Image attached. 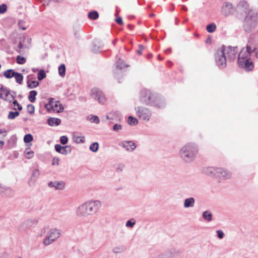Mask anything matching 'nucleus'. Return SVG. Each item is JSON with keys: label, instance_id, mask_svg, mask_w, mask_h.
I'll return each instance as SVG.
<instances>
[{"label": "nucleus", "instance_id": "nucleus-1", "mask_svg": "<svg viewBox=\"0 0 258 258\" xmlns=\"http://www.w3.org/2000/svg\"><path fill=\"white\" fill-rule=\"evenodd\" d=\"M236 11L237 17L242 19L246 15L244 20L243 27L246 31H250L257 24V17L256 13L250 9L248 4L245 1H241L237 5Z\"/></svg>", "mask_w": 258, "mask_h": 258}, {"label": "nucleus", "instance_id": "nucleus-2", "mask_svg": "<svg viewBox=\"0 0 258 258\" xmlns=\"http://www.w3.org/2000/svg\"><path fill=\"white\" fill-rule=\"evenodd\" d=\"M102 207L100 201L91 200L79 205L75 210L76 215L79 218H87L97 214Z\"/></svg>", "mask_w": 258, "mask_h": 258}, {"label": "nucleus", "instance_id": "nucleus-3", "mask_svg": "<svg viewBox=\"0 0 258 258\" xmlns=\"http://www.w3.org/2000/svg\"><path fill=\"white\" fill-rule=\"evenodd\" d=\"M199 152L198 146L191 142L184 144L179 151V156L185 163H189L196 158Z\"/></svg>", "mask_w": 258, "mask_h": 258}, {"label": "nucleus", "instance_id": "nucleus-4", "mask_svg": "<svg viewBox=\"0 0 258 258\" xmlns=\"http://www.w3.org/2000/svg\"><path fill=\"white\" fill-rule=\"evenodd\" d=\"M254 50L249 46L246 48H243L240 51L238 56L237 63L239 67L244 69L246 71H249L253 69V63L250 59V54Z\"/></svg>", "mask_w": 258, "mask_h": 258}, {"label": "nucleus", "instance_id": "nucleus-5", "mask_svg": "<svg viewBox=\"0 0 258 258\" xmlns=\"http://www.w3.org/2000/svg\"><path fill=\"white\" fill-rule=\"evenodd\" d=\"M140 98L142 102L156 107L161 108L165 105L163 99L152 94L149 90L141 91Z\"/></svg>", "mask_w": 258, "mask_h": 258}, {"label": "nucleus", "instance_id": "nucleus-6", "mask_svg": "<svg viewBox=\"0 0 258 258\" xmlns=\"http://www.w3.org/2000/svg\"><path fill=\"white\" fill-rule=\"evenodd\" d=\"M205 172L210 176H215L221 179H229L231 176V173L229 171L220 167H208Z\"/></svg>", "mask_w": 258, "mask_h": 258}, {"label": "nucleus", "instance_id": "nucleus-7", "mask_svg": "<svg viewBox=\"0 0 258 258\" xmlns=\"http://www.w3.org/2000/svg\"><path fill=\"white\" fill-rule=\"evenodd\" d=\"M61 230L57 228H51L46 233L42 241L45 246H47L56 241L61 235Z\"/></svg>", "mask_w": 258, "mask_h": 258}, {"label": "nucleus", "instance_id": "nucleus-8", "mask_svg": "<svg viewBox=\"0 0 258 258\" xmlns=\"http://www.w3.org/2000/svg\"><path fill=\"white\" fill-rule=\"evenodd\" d=\"M45 108L48 112L54 111L56 113L63 112L64 107L59 101L54 100L53 98L49 99V102L45 105Z\"/></svg>", "mask_w": 258, "mask_h": 258}, {"label": "nucleus", "instance_id": "nucleus-9", "mask_svg": "<svg viewBox=\"0 0 258 258\" xmlns=\"http://www.w3.org/2000/svg\"><path fill=\"white\" fill-rule=\"evenodd\" d=\"M137 116L141 119L148 121L152 116L151 111L146 107L138 106L135 108Z\"/></svg>", "mask_w": 258, "mask_h": 258}, {"label": "nucleus", "instance_id": "nucleus-10", "mask_svg": "<svg viewBox=\"0 0 258 258\" xmlns=\"http://www.w3.org/2000/svg\"><path fill=\"white\" fill-rule=\"evenodd\" d=\"M221 48L226 56L227 60L229 61H233L234 60L236 57V55L238 52L237 47L223 46Z\"/></svg>", "mask_w": 258, "mask_h": 258}, {"label": "nucleus", "instance_id": "nucleus-11", "mask_svg": "<svg viewBox=\"0 0 258 258\" xmlns=\"http://www.w3.org/2000/svg\"><path fill=\"white\" fill-rule=\"evenodd\" d=\"M227 59L226 56L221 48L218 49L215 55V60L218 66L221 68H225L227 64Z\"/></svg>", "mask_w": 258, "mask_h": 258}, {"label": "nucleus", "instance_id": "nucleus-12", "mask_svg": "<svg viewBox=\"0 0 258 258\" xmlns=\"http://www.w3.org/2000/svg\"><path fill=\"white\" fill-rule=\"evenodd\" d=\"M91 96L101 104L105 102V98L103 92L98 88H94L91 90Z\"/></svg>", "mask_w": 258, "mask_h": 258}, {"label": "nucleus", "instance_id": "nucleus-13", "mask_svg": "<svg viewBox=\"0 0 258 258\" xmlns=\"http://www.w3.org/2000/svg\"><path fill=\"white\" fill-rule=\"evenodd\" d=\"M15 97L11 94L10 91L6 88L2 87L0 88V99L8 102H11L14 99Z\"/></svg>", "mask_w": 258, "mask_h": 258}, {"label": "nucleus", "instance_id": "nucleus-14", "mask_svg": "<svg viewBox=\"0 0 258 258\" xmlns=\"http://www.w3.org/2000/svg\"><path fill=\"white\" fill-rule=\"evenodd\" d=\"M119 145L126 151L131 152L136 148V145L132 141H123L119 143Z\"/></svg>", "mask_w": 258, "mask_h": 258}, {"label": "nucleus", "instance_id": "nucleus-15", "mask_svg": "<svg viewBox=\"0 0 258 258\" xmlns=\"http://www.w3.org/2000/svg\"><path fill=\"white\" fill-rule=\"evenodd\" d=\"M66 183L62 181H52L48 183V186L53 187L55 190H62L65 188Z\"/></svg>", "mask_w": 258, "mask_h": 258}, {"label": "nucleus", "instance_id": "nucleus-16", "mask_svg": "<svg viewBox=\"0 0 258 258\" xmlns=\"http://www.w3.org/2000/svg\"><path fill=\"white\" fill-rule=\"evenodd\" d=\"M56 151L64 155L71 152V149L69 146H61L59 144H56L54 146Z\"/></svg>", "mask_w": 258, "mask_h": 258}, {"label": "nucleus", "instance_id": "nucleus-17", "mask_svg": "<svg viewBox=\"0 0 258 258\" xmlns=\"http://www.w3.org/2000/svg\"><path fill=\"white\" fill-rule=\"evenodd\" d=\"M233 10V6L232 4L228 2L225 3L222 7V13L225 16L230 15Z\"/></svg>", "mask_w": 258, "mask_h": 258}, {"label": "nucleus", "instance_id": "nucleus-18", "mask_svg": "<svg viewBox=\"0 0 258 258\" xmlns=\"http://www.w3.org/2000/svg\"><path fill=\"white\" fill-rule=\"evenodd\" d=\"M195 199L192 197H190L184 200L183 207L184 208H193L195 206Z\"/></svg>", "mask_w": 258, "mask_h": 258}, {"label": "nucleus", "instance_id": "nucleus-19", "mask_svg": "<svg viewBox=\"0 0 258 258\" xmlns=\"http://www.w3.org/2000/svg\"><path fill=\"white\" fill-rule=\"evenodd\" d=\"M61 122V120L57 118L50 117L47 119V123L50 126L58 125Z\"/></svg>", "mask_w": 258, "mask_h": 258}, {"label": "nucleus", "instance_id": "nucleus-20", "mask_svg": "<svg viewBox=\"0 0 258 258\" xmlns=\"http://www.w3.org/2000/svg\"><path fill=\"white\" fill-rule=\"evenodd\" d=\"M203 219L207 222H211L212 220L213 215L209 211H204L202 214Z\"/></svg>", "mask_w": 258, "mask_h": 258}, {"label": "nucleus", "instance_id": "nucleus-21", "mask_svg": "<svg viewBox=\"0 0 258 258\" xmlns=\"http://www.w3.org/2000/svg\"><path fill=\"white\" fill-rule=\"evenodd\" d=\"M74 141L77 144L84 143L85 142V138L84 136L74 135L73 136Z\"/></svg>", "mask_w": 258, "mask_h": 258}, {"label": "nucleus", "instance_id": "nucleus-22", "mask_svg": "<svg viewBox=\"0 0 258 258\" xmlns=\"http://www.w3.org/2000/svg\"><path fill=\"white\" fill-rule=\"evenodd\" d=\"M16 73V72H15L13 70L10 69L6 71L4 73V75L6 78L11 79L15 77Z\"/></svg>", "mask_w": 258, "mask_h": 258}, {"label": "nucleus", "instance_id": "nucleus-23", "mask_svg": "<svg viewBox=\"0 0 258 258\" xmlns=\"http://www.w3.org/2000/svg\"><path fill=\"white\" fill-rule=\"evenodd\" d=\"M39 172L37 169L33 170L32 175L31 181L29 182V184H33L35 182L36 179L39 176Z\"/></svg>", "mask_w": 258, "mask_h": 258}, {"label": "nucleus", "instance_id": "nucleus-24", "mask_svg": "<svg viewBox=\"0 0 258 258\" xmlns=\"http://www.w3.org/2000/svg\"><path fill=\"white\" fill-rule=\"evenodd\" d=\"M37 95V92L35 90L31 91L29 93V95L28 96V99L29 101L33 103L36 100V96Z\"/></svg>", "mask_w": 258, "mask_h": 258}, {"label": "nucleus", "instance_id": "nucleus-25", "mask_svg": "<svg viewBox=\"0 0 258 258\" xmlns=\"http://www.w3.org/2000/svg\"><path fill=\"white\" fill-rule=\"evenodd\" d=\"M87 120L91 122H95L96 123H99L100 121L99 119L97 116L92 114L88 116Z\"/></svg>", "mask_w": 258, "mask_h": 258}, {"label": "nucleus", "instance_id": "nucleus-26", "mask_svg": "<svg viewBox=\"0 0 258 258\" xmlns=\"http://www.w3.org/2000/svg\"><path fill=\"white\" fill-rule=\"evenodd\" d=\"M58 74L61 77L66 75V67L64 64H61L58 67Z\"/></svg>", "mask_w": 258, "mask_h": 258}, {"label": "nucleus", "instance_id": "nucleus-27", "mask_svg": "<svg viewBox=\"0 0 258 258\" xmlns=\"http://www.w3.org/2000/svg\"><path fill=\"white\" fill-rule=\"evenodd\" d=\"M99 149V144L97 142H94L92 143L89 149L93 152H97Z\"/></svg>", "mask_w": 258, "mask_h": 258}, {"label": "nucleus", "instance_id": "nucleus-28", "mask_svg": "<svg viewBox=\"0 0 258 258\" xmlns=\"http://www.w3.org/2000/svg\"><path fill=\"white\" fill-rule=\"evenodd\" d=\"M136 223V220L134 218H132L127 221L125 223V226L127 228H133Z\"/></svg>", "mask_w": 258, "mask_h": 258}, {"label": "nucleus", "instance_id": "nucleus-29", "mask_svg": "<svg viewBox=\"0 0 258 258\" xmlns=\"http://www.w3.org/2000/svg\"><path fill=\"white\" fill-rule=\"evenodd\" d=\"M13 100V102L11 104L12 108L14 110L18 109L19 110H21L22 109V106L18 103L17 100L14 99Z\"/></svg>", "mask_w": 258, "mask_h": 258}, {"label": "nucleus", "instance_id": "nucleus-30", "mask_svg": "<svg viewBox=\"0 0 258 258\" xmlns=\"http://www.w3.org/2000/svg\"><path fill=\"white\" fill-rule=\"evenodd\" d=\"M14 77L17 83L19 84H22L23 80V76L21 74L16 72Z\"/></svg>", "mask_w": 258, "mask_h": 258}, {"label": "nucleus", "instance_id": "nucleus-31", "mask_svg": "<svg viewBox=\"0 0 258 258\" xmlns=\"http://www.w3.org/2000/svg\"><path fill=\"white\" fill-rule=\"evenodd\" d=\"M27 84L28 88L32 89L37 87L39 85V82L36 81H28Z\"/></svg>", "mask_w": 258, "mask_h": 258}, {"label": "nucleus", "instance_id": "nucleus-32", "mask_svg": "<svg viewBox=\"0 0 258 258\" xmlns=\"http://www.w3.org/2000/svg\"><path fill=\"white\" fill-rule=\"evenodd\" d=\"M26 158L31 159L34 156V152L29 149H26L24 152Z\"/></svg>", "mask_w": 258, "mask_h": 258}, {"label": "nucleus", "instance_id": "nucleus-33", "mask_svg": "<svg viewBox=\"0 0 258 258\" xmlns=\"http://www.w3.org/2000/svg\"><path fill=\"white\" fill-rule=\"evenodd\" d=\"M20 113L18 111H10L8 114V118L10 119H14L19 115Z\"/></svg>", "mask_w": 258, "mask_h": 258}, {"label": "nucleus", "instance_id": "nucleus-34", "mask_svg": "<svg viewBox=\"0 0 258 258\" xmlns=\"http://www.w3.org/2000/svg\"><path fill=\"white\" fill-rule=\"evenodd\" d=\"M216 28V26L215 24L212 23L207 25L206 29L207 31L209 33L214 32Z\"/></svg>", "mask_w": 258, "mask_h": 258}, {"label": "nucleus", "instance_id": "nucleus-35", "mask_svg": "<svg viewBox=\"0 0 258 258\" xmlns=\"http://www.w3.org/2000/svg\"><path fill=\"white\" fill-rule=\"evenodd\" d=\"M162 256V258H173L174 256V255L172 251L169 250L163 253Z\"/></svg>", "mask_w": 258, "mask_h": 258}, {"label": "nucleus", "instance_id": "nucleus-36", "mask_svg": "<svg viewBox=\"0 0 258 258\" xmlns=\"http://www.w3.org/2000/svg\"><path fill=\"white\" fill-rule=\"evenodd\" d=\"M98 13L96 11L91 12L88 14V17L90 19L95 20L98 18Z\"/></svg>", "mask_w": 258, "mask_h": 258}, {"label": "nucleus", "instance_id": "nucleus-37", "mask_svg": "<svg viewBox=\"0 0 258 258\" xmlns=\"http://www.w3.org/2000/svg\"><path fill=\"white\" fill-rule=\"evenodd\" d=\"M16 61L18 64H23L26 62V59L25 57L18 55L17 56Z\"/></svg>", "mask_w": 258, "mask_h": 258}, {"label": "nucleus", "instance_id": "nucleus-38", "mask_svg": "<svg viewBox=\"0 0 258 258\" xmlns=\"http://www.w3.org/2000/svg\"><path fill=\"white\" fill-rule=\"evenodd\" d=\"M127 122L128 123L131 125H136L138 123V120L132 116L128 117Z\"/></svg>", "mask_w": 258, "mask_h": 258}, {"label": "nucleus", "instance_id": "nucleus-39", "mask_svg": "<svg viewBox=\"0 0 258 258\" xmlns=\"http://www.w3.org/2000/svg\"><path fill=\"white\" fill-rule=\"evenodd\" d=\"M33 140V136L31 134H27L24 137V141L26 143L31 142Z\"/></svg>", "mask_w": 258, "mask_h": 258}, {"label": "nucleus", "instance_id": "nucleus-40", "mask_svg": "<svg viewBox=\"0 0 258 258\" xmlns=\"http://www.w3.org/2000/svg\"><path fill=\"white\" fill-rule=\"evenodd\" d=\"M46 77L45 72L43 70H40L38 73L37 78L41 81Z\"/></svg>", "mask_w": 258, "mask_h": 258}, {"label": "nucleus", "instance_id": "nucleus-41", "mask_svg": "<svg viewBox=\"0 0 258 258\" xmlns=\"http://www.w3.org/2000/svg\"><path fill=\"white\" fill-rule=\"evenodd\" d=\"M27 110L29 113L32 114L34 112L35 107L33 105L30 104L27 105Z\"/></svg>", "mask_w": 258, "mask_h": 258}, {"label": "nucleus", "instance_id": "nucleus-42", "mask_svg": "<svg viewBox=\"0 0 258 258\" xmlns=\"http://www.w3.org/2000/svg\"><path fill=\"white\" fill-rule=\"evenodd\" d=\"M122 128V125L119 124H115L113 126V130L116 132H119V131L121 130Z\"/></svg>", "mask_w": 258, "mask_h": 258}, {"label": "nucleus", "instance_id": "nucleus-43", "mask_svg": "<svg viewBox=\"0 0 258 258\" xmlns=\"http://www.w3.org/2000/svg\"><path fill=\"white\" fill-rule=\"evenodd\" d=\"M7 135V131L5 129L0 130V140H2L5 138Z\"/></svg>", "mask_w": 258, "mask_h": 258}, {"label": "nucleus", "instance_id": "nucleus-44", "mask_svg": "<svg viewBox=\"0 0 258 258\" xmlns=\"http://www.w3.org/2000/svg\"><path fill=\"white\" fill-rule=\"evenodd\" d=\"M127 66L125 64L124 62L120 60L119 61L117 62V68L119 69H122L125 68Z\"/></svg>", "mask_w": 258, "mask_h": 258}, {"label": "nucleus", "instance_id": "nucleus-45", "mask_svg": "<svg viewBox=\"0 0 258 258\" xmlns=\"http://www.w3.org/2000/svg\"><path fill=\"white\" fill-rule=\"evenodd\" d=\"M7 10V6L6 4L0 5V14H4Z\"/></svg>", "mask_w": 258, "mask_h": 258}, {"label": "nucleus", "instance_id": "nucleus-46", "mask_svg": "<svg viewBox=\"0 0 258 258\" xmlns=\"http://www.w3.org/2000/svg\"><path fill=\"white\" fill-rule=\"evenodd\" d=\"M60 141L62 144L64 145L68 143V139L67 137L63 136L60 137Z\"/></svg>", "mask_w": 258, "mask_h": 258}, {"label": "nucleus", "instance_id": "nucleus-47", "mask_svg": "<svg viewBox=\"0 0 258 258\" xmlns=\"http://www.w3.org/2000/svg\"><path fill=\"white\" fill-rule=\"evenodd\" d=\"M25 24V22L23 20H20L19 21L18 23V26L19 27L23 30H25L26 29V28L24 26V25Z\"/></svg>", "mask_w": 258, "mask_h": 258}, {"label": "nucleus", "instance_id": "nucleus-48", "mask_svg": "<svg viewBox=\"0 0 258 258\" xmlns=\"http://www.w3.org/2000/svg\"><path fill=\"white\" fill-rule=\"evenodd\" d=\"M217 236L220 239H222L224 237V234L223 232L221 230H218L216 231Z\"/></svg>", "mask_w": 258, "mask_h": 258}, {"label": "nucleus", "instance_id": "nucleus-49", "mask_svg": "<svg viewBox=\"0 0 258 258\" xmlns=\"http://www.w3.org/2000/svg\"><path fill=\"white\" fill-rule=\"evenodd\" d=\"M59 160L58 158L54 157L52 160V164L53 165H59Z\"/></svg>", "mask_w": 258, "mask_h": 258}, {"label": "nucleus", "instance_id": "nucleus-50", "mask_svg": "<svg viewBox=\"0 0 258 258\" xmlns=\"http://www.w3.org/2000/svg\"><path fill=\"white\" fill-rule=\"evenodd\" d=\"M8 189H9V188L5 187L0 184V192H5Z\"/></svg>", "mask_w": 258, "mask_h": 258}, {"label": "nucleus", "instance_id": "nucleus-51", "mask_svg": "<svg viewBox=\"0 0 258 258\" xmlns=\"http://www.w3.org/2000/svg\"><path fill=\"white\" fill-rule=\"evenodd\" d=\"M47 230V227H43V228H42L41 229V231H40V236H42L44 234H45V233L46 232Z\"/></svg>", "mask_w": 258, "mask_h": 258}, {"label": "nucleus", "instance_id": "nucleus-52", "mask_svg": "<svg viewBox=\"0 0 258 258\" xmlns=\"http://www.w3.org/2000/svg\"><path fill=\"white\" fill-rule=\"evenodd\" d=\"M99 48V47L96 48V46L94 44H93V45H92V46L91 47V50H92V51H93V52L96 53V52H97L98 51Z\"/></svg>", "mask_w": 258, "mask_h": 258}, {"label": "nucleus", "instance_id": "nucleus-53", "mask_svg": "<svg viewBox=\"0 0 258 258\" xmlns=\"http://www.w3.org/2000/svg\"><path fill=\"white\" fill-rule=\"evenodd\" d=\"M115 21L116 23H117L118 24H119L120 25H122V24H123L122 19L121 17H118V18H116L115 20Z\"/></svg>", "mask_w": 258, "mask_h": 258}, {"label": "nucleus", "instance_id": "nucleus-54", "mask_svg": "<svg viewBox=\"0 0 258 258\" xmlns=\"http://www.w3.org/2000/svg\"><path fill=\"white\" fill-rule=\"evenodd\" d=\"M12 140H13V141L12 145V147H14L16 145V141L14 137L12 138Z\"/></svg>", "mask_w": 258, "mask_h": 258}, {"label": "nucleus", "instance_id": "nucleus-55", "mask_svg": "<svg viewBox=\"0 0 258 258\" xmlns=\"http://www.w3.org/2000/svg\"><path fill=\"white\" fill-rule=\"evenodd\" d=\"M23 47V45L21 43H20L18 45V48L20 49H22Z\"/></svg>", "mask_w": 258, "mask_h": 258}, {"label": "nucleus", "instance_id": "nucleus-56", "mask_svg": "<svg viewBox=\"0 0 258 258\" xmlns=\"http://www.w3.org/2000/svg\"><path fill=\"white\" fill-rule=\"evenodd\" d=\"M118 248H114L113 249V252H114V253H117L119 251H118Z\"/></svg>", "mask_w": 258, "mask_h": 258}, {"label": "nucleus", "instance_id": "nucleus-57", "mask_svg": "<svg viewBox=\"0 0 258 258\" xmlns=\"http://www.w3.org/2000/svg\"><path fill=\"white\" fill-rule=\"evenodd\" d=\"M0 144L1 145V146L2 147L4 144L5 142L2 140H0Z\"/></svg>", "mask_w": 258, "mask_h": 258}, {"label": "nucleus", "instance_id": "nucleus-58", "mask_svg": "<svg viewBox=\"0 0 258 258\" xmlns=\"http://www.w3.org/2000/svg\"><path fill=\"white\" fill-rule=\"evenodd\" d=\"M142 49H139L137 51V52L139 54H142Z\"/></svg>", "mask_w": 258, "mask_h": 258}, {"label": "nucleus", "instance_id": "nucleus-59", "mask_svg": "<svg viewBox=\"0 0 258 258\" xmlns=\"http://www.w3.org/2000/svg\"><path fill=\"white\" fill-rule=\"evenodd\" d=\"M110 114H109V115L106 116V118L107 119H112V118L110 117Z\"/></svg>", "mask_w": 258, "mask_h": 258}, {"label": "nucleus", "instance_id": "nucleus-60", "mask_svg": "<svg viewBox=\"0 0 258 258\" xmlns=\"http://www.w3.org/2000/svg\"><path fill=\"white\" fill-rule=\"evenodd\" d=\"M17 51L19 52V53H21V51L19 50H18Z\"/></svg>", "mask_w": 258, "mask_h": 258}]
</instances>
